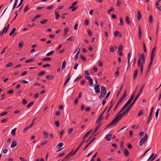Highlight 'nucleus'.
<instances>
[{
    "instance_id": "obj_11",
    "label": "nucleus",
    "mask_w": 161,
    "mask_h": 161,
    "mask_svg": "<svg viewBox=\"0 0 161 161\" xmlns=\"http://www.w3.org/2000/svg\"><path fill=\"white\" fill-rule=\"evenodd\" d=\"M10 26V25L9 24H8L7 26H6L4 27L3 31L2 32V34H3L4 32H5V33L7 32Z\"/></svg>"
},
{
    "instance_id": "obj_7",
    "label": "nucleus",
    "mask_w": 161,
    "mask_h": 161,
    "mask_svg": "<svg viewBox=\"0 0 161 161\" xmlns=\"http://www.w3.org/2000/svg\"><path fill=\"white\" fill-rule=\"evenodd\" d=\"M127 96V94H126V91H125L124 92V94L122 95V96L120 98V99L119 100L117 103V104H120L122 102L123 99L125 98H126V97Z\"/></svg>"
},
{
    "instance_id": "obj_30",
    "label": "nucleus",
    "mask_w": 161,
    "mask_h": 161,
    "mask_svg": "<svg viewBox=\"0 0 161 161\" xmlns=\"http://www.w3.org/2000/svg\"><path fill=\"white\" fill-rule=\"evenodd\" d=\"M54 77L51 75H47L46 76V78L47 79L51 80Z\"/></svg>"
},
{
    "instance_id": "obj_58",
    "label": "nucleus",
    "mask_w": 161,
    "mask_h": 161,
    "mask_svg": "<svg viewBox=\"0 0 161 161\" xmlns=\"http://www.w3.org/2000/svg\"><path fill=\"white\" fill-rule=\"evenodd\" d=\"M87 33L90 36H92V32L90 30L88 29L87 30Z\"/></svg>"
},
{
    "instance_id": "obj_15",
    "label": "nucleus",
    "mask_w": 161,
    "mask_h": 161,
    "mask_svg": "<svg viewBox=\"0 0 161 161\" xmlns=\"http://www.w3.org/2000/svg\"><path fill=\"white\" fill-rule=\"evenodd\" d=\"M112 135L111 134H108L106 135L105 137L108 141H110L111 140Z\"/></svg>"
},
{
    "instance_id": "obj_48",
    "label": "nucleus",
    "mask_w": 161,
    "mask_h": 161,
    "mask_svg": "<svg viewBox=\"0 0 161 161\" xmlns=\"http://www.w3.org/2000/svg\"><path fill=\"white\" fill-rule=\"evenodd\" d=\"M141 57L142 60V62H145V57L143 54H142L141 55Z\"/></svg>"
},
{
    "instance_id": "obj_59",
    "label": "nucleus",
    "mask_w": 161,
    "mask_h": 161,
    "mask_svg": "<svg viewBox=\"0 0 161 161\" xmlns=\"http://www.w3.org/2000/svg\"><path fill=\"white\" fill-rule=\"evenodd\" d=\"M36 119V118H35L32 120L31 124L30 125L31 127H32L34 125L35 122L34 121Z\"/></svg>"
},
{
    "instance_id": "obj_60",
    "label": "nucleus",
    "mask_w": 161,
    "mask_h": 161,
    "mask_svg": "<svg viewBox=\"0 0 161 161\" xmlns=\"http://www.w3.org/2000/svg\"><path fill=\"white\" fill-rule=\"evenodd\" d=\"M62 45H59L58 46H57V47L56 48V50L57 51H58L61 47Z\"/></svg>"
},
{
    "instance_id": "obj_50",
    "label": "nucleus",
    "mask_w": 161,
    "mask_h": 161,
    "mask_svg": "<svg viewBox=\"0 0 161 161\" xmlns=\"http://www.w3.org/2000/svg\"><path fill=\"white\" fill-rule=\"evenodd\" d=\"M45 73V72L44 71H42L41 72H40L39 74L38 75V76H41L44 74Z\"/></svg>"
},
{
    "instance_id": "obj_23",
    "label": "nucleus",
    "mask_w": 161,
    "mask_h": 161,
    "mask_svg": "<svg viewBox=\"0 0 161 161\" xmlns=\"http://www.w3.org/2000/svg\"><path fill=\"white\" fill-rule=\"evenodd\" d=\"M64 144L62 142H60L58 143L57 146L56 148L57 149H59L63 146Z\"/></svg>"
},
{
    "instance_id": "obj_9",
    "label": "nucleus",
    "mask_w": 161,
    "mask_h": 161,
    "mask_svg": "<svg viewBox=\"0 0 161 161\" xmlns=\"http://www.w3.org/2000/svg\"><path fill=\"white\" fill-rule=\"evenodd\" d=\"M54 13L55 14V19L56 20L60 17V15L58 14L59 12L57 9H55V10Z\"/></svg>"
},
{
    "instance_id": "obj_3",
    "label": "nucleus",
    "mask_w": 161,
    "mask_h": 161,
    "mask_svg": "<svg viewBox=\"0 0 161 161\" xmlns=\"http://www.w3.org/2000/svg\"><path fill=\"white\" fill-rule=\"evenodd\" d=\"M106 93L105 87L104 86H101V94L99 96V98L101 99L103 98L106 94Z\"/></svg>"
},
{
    "instance_id": "obj_20",
    "label": "nucleus",
    "mask_w": 161,
    "mask_h": 161,
    "mask_svg": "<svg viewBox=\"0 0 161 161\" xmlns=\"http://www.w3.org/2000/svg\"><path fill=\"white\" fill-rule=\"evenodd\" d=\"M138 32H139V37L140 39H141V38L142 36V30L140 28V27H139V30H138Z\"/></svg>"
},
{
    "instance_id": "obj_37",
    "label": "nucleus",
    "mask_w": 161,
    "mask_h": 161,
    "mask_svg": "<svg viewBox=\"0 0 161 161\" xmlns=\"http://www.w3.org/2000/svg\"><path fill=\"white\" fill-rule=\"evenodd\" d=\"M125 21L128 25H130V22L129 20V17L128 16H126L125 18Z\"/></svg>"
},
{
    "instance_id": "obj_12",
    "label": "nucleus",
    "mask_w": 161,
    "mask_h": 161,
    "mask_svg": "<svg viewBox=\"0 0 161 161\" xmlns=\"http://www.w3.org/2000/svg\"><path fill=\"white\" fill-rule=\"evenodd\" d=\"M85 139H83L82 142L80 143L79 146L77 147V148L75 150V153H76L77 151H78L79 148L82 146V145L83 144V143L85 142Z\"/></svg>"
},
{
    "instance_id": "obj_45",
    "label": "nucleus",
    "mask_w": 161,
    "mask_h": 161,
    "mask_svg": "<svg viewBox=\"0 0 161 161\" xmlns=\"http://www.w3.org/2000/svg\"><path fill=\"white\" fill-rule=\"evenodd\" d=\"M43 134L44 138H47L48 137V135L47 133H46L45 131H44L43 132Z\"/></svg>"
},
{
    "instance_id": "obj_34",
    "label": "nucleus",
    "mask_w": 161,
    "mask_h": 161,
    "mask_svg": "<svg viewBox=\"0 0 161 161\" xmlns=\"http://www.w3.org/2000/svg\"><path fill=\"white\" fill-rule=\"evenodd\" d=\"M74 37L73 36H71L68 38L66 41H73L74 40Z\"/></svg>"
},
{
    "instance_id": "obj_40",
    "label": "nucleus",
    "mask_w": 161,
    "mask_h": 161,
    "mask_svg": "<svg viewBox=\"0 0 161 161\" xmlns=\"http://www.w3.org/2000/svg\"><path fill=\"white\" fill-rule=\"evenodd\" d=\"M34 103V102L33 101L29 103L27 106V108H29L31 106L33 105V104Z\"/></svg>"
},
{
    "instance_id": "obj_4",
    "label": "nucleus",
    "mask_w": 161,
    "mask_h": 161,
    "mask_svg": "<svg viewBox=\"0 0 161 161\" xmlns=\"http://www.w3.org/2000/svg\"><path fill=\"white\" fill-rule=\"evenodd\" d=\"M147 133H146L144 137H143L140 140V145L141 146H142L144 143H145L147 141Z\"/></svg>"
},
{
    "instance_id": "obj_42",
    "label": "nucleus",
    "mask_w": 161,
    "mask_h": 161,
    "mask_svg": "<svg viewBox=\"0 0 161 161\" xmlns=\"http://www.w3.org/2000/svg\"><path fill=\"white\" fill-rule=\"evenodd\" d=\"M143 111L142 110H140L137 114L138 116H139L142 115L143 114Z\"/></svg>"
},
{
    "instance_id": "obj_32",
    "label": "nucleus",
    "mask_w": 161,
    "mask_h": 161,
    "mask_svg": "<svg viewBox=\"0 0 161 161\" xmlns=\"http://www.w3.org/2000/svg\"><path fill=\"white\" fill-rule=\"evenodd\" d=\"M16 128H14V129H13L11 132V134L13 136H14L15 135V132L16 130Z\"/></svg>"
},
{
    "instance_id": "obj_18",
    "label": "nucleus",
    "mask_w": 161,
    "mask_h": 161,
    "mask_svg": "<svg viewBox=\"0 0 161 161\" xmlns=\"http://www.w3.org/2000/svg\"><path fill=\"white\" fill-rule=\"evenodd\" d=\"M17 145V142L15 140H13L12 141V144L10 146L11 147V148H14V147Z\"/></svg>"
},
{
    "instance_id": "obj_17",
    "label": "nucleus",
    "mask_w": 161,
    "mask_h": 161,
    "mask_svg": "<svg viewBox=\"0 0 161 161\" xmlns=\"http://www.w3.org/2000/svg\"><path fill=\"white\" fill-rule=\"evenodd\" d=\"M103 113H102L97 118L96 123L101 122L103 119Z\"/></svg>"
},
{
    "instance_id": "obj_8",
    "label": "nucleus",
    "mask_w": 161,
    "mask_h": 161,
    "mask_svg": "<svg viewBox=\"0 0 161 161\" xmlns=\"http://www.w3.org/2000/svg\"><path fill=\"white\" fill-rule=\"evenodd\" d=\"M153 107H152L151 108V109L150 111L149 114V118L148 119L147 122L149 123V122L151 121L152 118V114L153 113Z\"/></svg>"
},
{
    "instance_id": "obj_46",
    "label": "nucleus",
    "mask_w": 161,
    "mask_h": 161,
    "mask_svg": "<svg viewBox=\"0 0 161 161\" xmlns=\"http://www.w3.org/2000/svg\"><path fill=\"white\" fill-rule=\"evenodd\" d=\"M81 78V76L79 75L76 79L74 80V82H75L76 81H79Z\"/></svg>"
},
{
    "instance_id": "obj_31",
    "label": "nucleus",
    "mask_w": 161,
    "mask_h": 161,
    "mask_svg": "<svg viewBox=\"0 0 161 161\" xmlns=\"http://www.w3.org/2000/svg\"><path fill=\"white\" fill-rule=\"evenodd\" d=\"M66 65V61L64 60L62 63V69H63L64 68Z\"/></svg>"
},
{
    "instance_id": "obj_25",
    "label": "nucleus",
    "mask_w": 161,
    "mask_h": 161,
    "mask_svg": "<svg viewBox=\"0 0 161 161\" xmlns=\"http://www.w3.org/2000/svg\"><path fill=\"white\" fill-rule=\"evenodd\" d=\"M124 151V153L125 155L126 156H128L129 155V153L127 149H125L123 150Z\"/></svg>"
},
{
    "instance_id": "obj_33",
    "label": "nucleus",
    "mask_w": 161,
    "mask_h": 161,
    "mask_svg": "<svg viewBox=\"0 0 161 161\" xmlns=\"http://www.w3.org/2000/svg\"><path fill=\"white\" fill-rule=\"evenodd\" d=\"M42 61H49L51 60V58L49 57H46L45 58H43L42 59Z\"/></svg>"
},
{
    "instance_id": "obj_51",
    "label": "nucleus",
    "mask_w": 161,
    "mask_h": 161,
    "mask_svg": "<svg viewBox=\"0 0 161 161\" xmlns=\"http://www.w3.org/2000/svg\"><path fill=\"white\" fill-rule=\"evenodd\" d=\"M15 0V2L14 5L13 7L12 8V9H14V8L16 7L17 2H18V0Z\"/></svg>"
},
{
    "instance_id": "obj_24",
    "label": "nucleus",
    "mask_w": 161,
    "mask_h": 161,
    "mask_svg": "<svg viewBox=\"0 0 161 161\" xmlns=\"http://www.w3.org/2000/svg\"><path fill=\"white\" fill-rule=\"evenodd\" d=\"M159 110H160V109L159 108H158L157 109V110L156 111V112H155V116L156 119V120L157 119L158 116V114H159Z\"/></svg>"
},
{
    "instance_id": "obj_2",
    "label": "nucleus",
    "mask_w": 161,
    "mask_h": 161,
    "mask_svg": "<svg viewBox=\"0 0 161 161\" xmlns=\"http://www.w3.org/2000/svg\"><path fill=\"white\" fill-rule=\"evenodd\" d=\"M139 86V85H137V86H136L135 89L133 93L131 96L130 97L129 99L127 101V102L126 103V104L125 106V107L128 104H129L133 100L134 98V97L136 93V92L137 90L138 89Z\"/></svg>"
},
{
    "instance_id": "obj_38",
    "label": "nucleus",
    "mask_w": 161,
    "mask_h": 161,
    "mask_svg": "<svg viewBox=\"0 0 161 161\" xmlns=\"http://www.w3.org/2000/svg\"><path fill=\"white\" fill-rule=\"evenodd\" d=\"M89 81V86L91 87H92L93 86V80L92 79H90Z\"/></svg>"
},
{
    "instance_id": "obj_13",
    "label": "nucleus",
    "mask_w": 161,
    "mask_h": 161,
    "mask_svg": "<svg viewBox=\"0 0 161 161\" xmlns=\"http://www.w3.org/2000/svg\"><path fill=\"white\" fill-rule=\"evenodd\" d=\"M114 35L115 36H118L120 37L122 36V34L118 31H116L114 32Z\"/></svg>"
},
{
    "instance_id": "obj_52",
    "label": "nucleus",
    "mask_w": 161,
    "mask_h": 161,
    "mask_svg": "<svg viewBox=\"0 0 161 161\" xmlns=\"http://www.w3.org/2000/svg\"><path fill=\"white\" fill-rule=\"evenodd\" d=\"M121 4V2L120 0H117V4L116 5L118 7Z\"/></svg>"
},
{
    "instance_id": "obj_56",
    "label": "nucleus",
    "mask_w": 161,
    "mask_h": 161,
    "mask_svg": "<svg viewBox=\"0 0 161 161\" xmlns=\"http://www.w3.org/2000/svg\"><path fill=\"white\" fill-rule=\"evenodd\" d=\"M71 155L70 154H68L67 156H66L65 157V158H66L68 160V159H69L71 157Z\"/></svg>"
},
{
    "instance_id": "obj_63",
    "label": "nucleus",
    "mask_w": 161,
    "mask_h": 161,
    "mask_svg": "<svg viewBox=\"0 0 161 161\" xmlns=\"http://www.w3.org/2000/svg\"><path fill=\"white\" fill-rule=\"evenodd\" d=\"M21 82L23 84H27L28 83V82L27 81L24 80H22L21 81Z\"/></svg>"
},
{
    "instance_id": "obj_43",
    "label": "nucleus",
    "mask_w": 161,
    "mask_h": 161,
    "mask_svg": "<svg viewBox=\"0 0 161 161\" xmlns=\"http://www.w3.org/2000/svg\"><path fill=\"white\" fill-rule=\"evenodd\" d=\"M54 124L56 127H58L59 126V123L58 121H56L54 122Z\"/></svg>"
},
{
    "instance_id": "obj_1",
    "label": "nucleus",
    "mask_w": 161,
    "mask_h": 161,
    "mask_svg": "<svg viewBox=\"0 0 161 161\" xmlns=\"http://www.w3.org/2000/svg\"><path fill=\"white\" fill-rule=\"evenodd\" d=\"M126 104H125L124 106L120 110L119 112L116 115L113 121L106 127V128H108L110 126L112 127L115 125L122 118V117L126 114L131 108L132 106L134 104H133V103L132 104L128 107L126 109H125L123 112L121 113L127 107L129 104H128L125 107V106Z\"/></svg>"
},
{
    "instance_id": "obj_57",
    "label": "nucleus",
    "mask_w": 161,
    "mask_h": 161,
    "mask_svg": "<svg viewBox=\"0 0 161 161\" xmlns=\"http://www.w3.org/2000/svg\"><path fill=\"white\" fill-rule=\"evenodd\" d=\"M120 146L121 150H123L125 149L124 147L123 142H120Z\"/></svg>"
},
{
    "instance_id": "obj_10",
    "label": "nucleus",
    "mask_w": 161,
    "mask_h": 161,
    "mask_svg": "<svg viewBox=\"0 0 161 161\" xmlns=\"http://www.w3.org/2000/svg\"><path fill=\"white\" fill-rule=\"evenodd\" d=\"M101 123H99L97 126L94 129L92 134H95L98 130L99 128L101 126Z\"/></svg>"
},
{
    "instance_id": "obj_28",
    "label": "nucleus",
    "mask_w": 161,
    "mask_h": 161,
    "mask_svg": "<svg viewBox=\"0 0 161 161\" xmlns=\"http://www.w3.org/2000/svg\"><path fill=\"white\" fill-rule=\"evenodd\" d=\"M96 138H94L84 148V149L83 150H85V149H86L87 147L89 146V145L92 143L95 139Z\"/></svg>"
},
{
    "instance_id": "obj_14",
    "label": "nucleus",
    "mask_w": 161,
    "mask_h": 161,
    "mask_svg": "<svg viewBox=\"0 0 161 161\" xmlns=\"http://www.w3.org/2000/svg\"><path fill=\"white\" fill-rule=\"evenodd\" d=\"M99 85H97L94 87L95 92L96 93H98L100 92V89L99 88Z\"/></svg>"
},
{
    "instance_id": "obj_41",
    "label": "nucleus",
    "mask_w": 161,
    "mask_h": 161,
    "mask_svg": "<svg viewBox=\"0 0 161 161\" xmlns=\"http://www.w3.org/2000/svg\"><path fill=\"white\" fill-rule=\"evenodd\" d=\"M34 60H35V59H33V58L30 59H28L27 60H26L25 61V62L26 63H30V62H31L33 61H34Z\"/></svg>"
},
{
    "instance_id": "obj_6",
    "label": "nucleus",
    "mask_w": 161,
    "mask_h": 161,
    "mask_svg": "<svg viewBox=\"0 0 161 161\" xmlns=\"http://www.w3.org/2000/svg\"><path fill=\"white\" fill-rule=\"evenodd\" d=\"M141 59L140 58L138 60L137 62V66L138 67H140L141 68V74L142 73L143 70V64L144 63V62L142 61V64H141Z\"/></svg>"
},
{
    "instance_id": "obj_5",
    "label": "nucleus",
    "mask_w": 161,
    "mask_h": 161,
    "mask_svg": "<svg viewBox=\"0 0 161 161\" xmlns=\"http://www.w3.org/2000/svg\"><path fill=\"white\" fill-rule=\"evenodd\" d=\"M144 86H145V83H143L141 87V88L140 91H139V92L137 94L136 97L135 98L133 102V104H134L136 102V100H137L138 98L139 97V96L141 94V93L142 92Z\"/></svg>"
},
{
    "instance_id": "obj_35",
    "label": "nucleus",
    "mask_w": 161,
    "mask_h": 161,
    "mask_svg": "<svg viewBox=\"0 0 161 161\" xmlns=\"http://www.w3.org/2000/svg\"><path fill=\"white\" fill-rule=\"evenodd\" d=\"M16 29L15 28H14L12 30V31L10 32V33L9 34V36H11L15 32V31H16Z\"/></svg>"
},
{
    "instance_id": "obj_47",
    "label": "nucleus",
    "mask_w": 161,
    "mask_h": 161,
    "mask_svg": "<svg viewBox=\"0 0 161 161\" xmlns=\"http://www.w3.org/2000/svg\"><path fill=\"white\" fill-rule=\"evenodd\" d=\"M53 5H50L47 7V9L48 10H50L53 8Z\"/></svg>"
},
{
    "instance_id": "obj_27",
    "label": "nucleus",
    "mask_w": 161,
    "mask_h": 161,
    "mask_svg": "<svg viewBox=\"0 0 161 161\" xmlns=\"http://www.w3.org/2000/svg\"><path fill=\"white\" fill-rule=\"evenodd\" d=\"M155 52L152 51L151 54L150 56V59H153L155 56Z\"/></svg>"
},
{
    "instance_id": "obj_49",
    "label": "nucleus",
    "mask_w": 161,
    "mask_h": 161,
    "mask_svg": "<svg viewBox=\"0 0 161 161\" xmlns=\"http://www.w3.org/2000/svg\"><path fill=\"white\" fill-rule=\"evenodd\" d=\"M47 21V19H44L42 21H41L40 22V23L41 24H44L46 23Z\"/></svg>"
},
{
    "instance_id": "obj_19",
    "label": "nucleus",
    "mask_w": 161,
    "mask_h": 161,
    "mask_svg": "<svg viewBox=\"0 0 161 161\" xmlns=\"http://www.w3.org/2000/svg\"><path fill=\"white\" fill-rule=\"evenodd\" d=\"M138 70L137 69H136L134 72V74L133 75V80H135L136 77L137 75Z\"/></svg>"
},
{
    "instance_id": "obj_62",
    "label": "nucleus",
    "mask_w": 161,
    "mask_h": 161,
    "mask_svg": "<svg viewBox=\"0 0 161 161\" xmlns=\"http://www.w3.org/2000/svg\"><path fill=\"white\" fill-rule=\"evenodd\" d=\"M5 51V48H3L0 53V55L3 54Z\"/></svg>"
},
{
    "instance_id": "obj_21",
    "label": "nucleus",
    "mask_w": 161,
    "mask_h": 161,
    "mask_svg": "<svg viewBox=\"0 0 161 161\" xmlns=\"http://www.w3.org/2000/svg\"><path fill=\"white\" fill-rule=\"evenodd\" d=\"M31 126L30 125L27 126L25 128H24L23 131V133H25L28 129L31 128Z\"/></svg>"
},
{
    "instance_id": "obj_22",
    "label": "nucleus",
    "mask_w": 161,
    "mask_h": 161,
    "mask_svg": "<svg viewBox=\"0 0 161 161\" xmlns=\"http://www.w3.org/2000/svg\"><path fill=\"white\" fill-rule=\"evenodd\" d=\"M141 18V14L140 13V11L139 10L137 12V18L138 20H139Z\"/></svg>"
},
{
    "instance_id": "obj_44",
    "label": "nucleus",
    "mask_w": 161,
    "mask_h": 161,
    "mask_svg": "<svg viewBox=\"0 0 161 161\" xmlns=\"http://www.w3.org/2000/svg\"><path fill=\"white\" fill-rule=\"evenodd\" d=\"M8 112L7 111H5L1 113L0 114V116H4L7 114Z\"/></svg>"
},
{
    "instance_id": "obj_54",
    "label": "nucleus",
    "mask_w": 161,
    "mask_h": 161,
    "mask_svg": "<svg viewBox=\"0 0 161 161\" xmlns=\"http://www.w3.org/2000/svg\"><path fill=\"white\" fill-rule=\"evenodd\" d=\"M110 50L111 52H113L114 51V47L112 46H110Z\"/></svg>"
},
{
    "instance_id": "obj_61",
    "label": "nucleus",
    "mask_w": 161,
    "mask_h": 161,
    "mask_svg": "<svg viewBox=\"0 0 161 161\" xmlns=\"http://www.w3.org/2000/svg\"><path fill=\"white\" fill-rule=\"evenodd\" d=\"M69 31V30L68 28H66L64 29V32L65 35H66L67 34V33Z\"/></svg>"
},
{
    "instance_id": "obj_16",
    "label": "nucleus",
    "mask_w": 161,
    "mask_h": 161,
    "mask_svg": "<svg viewBox=\"0 0 161 161\" xmlns=\"http://www.w3.org/2000/svg\"><path fill=\"white\" fill-rule=\"evenodd\" d=\"M92 129H91L87 132L84 136L83 139H85V138H86L92 132Z\"/></svg>"
},
{
    "instance_id": "obj_55",
    "label": "nucleus",
    "mask_w": 161,
    "mask_h": 161,
    "mask_svg": "<svg viewBox=\"0 0 161 161\" xmlns=\"http://www.w3.org/2000/svg\"><path fill=\"white\" fill-rule=\"evenodd\" d=\"M153 21V19L152 16L150 15L149 18V21L150 23H152Z\"/></svg>"
},
{
    "instance_id": "obj_26",
    "label": "nucleus",
    "mask_w": 161,
    "mask_h": 161,
    "mask_svg": "<svg viewBox=\"0 0 161 161\" xmlns=\"http://www.w3.org/2000/svg\"><path fill=\"white\" fill-rule=\"evenodd\" d=\"M114 9V8L113 7H111L109 8L108 10L107 11V13L108 14H110L111 12Z\"/></svg>"
},
{
    "instance_id": "obj_29",
    "label": "nucleus",
    "mask_w": 161,
    "mask_h": 161,
    "mask_svg": "<svg viewBox=\"0 0 161 161\" xmlns=\"http://www.w3.org/2000/svg\"><path fill=\"white\" fill-rule=\"evenodd\" d=\"M119 21H120L119 25H124V23L123 18L122 17H120Z\"/></svg>"
},
{
    "instance_id": "obj_39",
    "label": "nucleus",
    "mask_w": 161,
    "mask_h": 161,
    "mask_svg": "<svg viewBox=\"0 0 161 161\" xmlns=\"http://www.w3.org/2000/svg\"><path fill=\"white\" fill-rule=\"evenodd\" d=\"M54 53V51H51L49 53H47L46 54V56H49L52 55Z\"/></svg>"
},
{
    "instance_id": "obj_64",
    "label": "nucleus",
    "mask_w": 161,
    "mask_h": 161,
    "mask_svg": "<svg viewBox=\"0 0 161 161\" xmlns=\"http://www.w3.org/2000/svg\"><path fill=\"white\" fill-rule=\"evenodd\" d=\"M23 45V43L22 42H20L19 44V46L20 48H21L22 47Z\"/></svg>"
},
{
    "instance_id": "obj_36",
    "label": "nucleus",
    "mask_w": 161,
    "mask_h": 161,
    "mask_svg": "<svg viewBox=\"0 0 161 161\" xmlns=\"http://www.w3.org/2000/svg\"><path fill=\"white\" fill-rule=\"evenodd\" d=\"M77 3V2L75 1L72 4V6H70L69 7V8L71 9L72 8H73L74 7V6Z\"/></svg>"
},
{
    "instance_id": "obj_53",
    "label": "nucleus",
    "mask_w": 161,
    "mask_h": 161,
    "mask_svg": "<svg viewBox=\"0 0 161 161\" xmlns=\"http://www.w3.org/2000/svg\"><path fill=\"white\" fill-rule=\"evenodd\" d=\"M70 79V77H68L67 78L65 82V85H66L69 80Z\"/></svg>"
}]
</instances>
